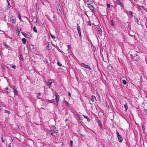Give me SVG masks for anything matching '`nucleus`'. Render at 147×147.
Listing matches in <instances>:
<instances>
[{
	"label": "nucleus",
	"mask_w": 147,
	"mask_h": 147,
	"mask_svg": "<svg viewBox=\"0 0 147 147\" xmlns=\"http://www.w3.org/2000/svg\"><path fill=\"white\" fill-rule=\"evenodd\" d=\"M33 30L35 32L37 33V29L36 28V27L35 26H34L33 28Z\"/></svg>",
	"instance_id": "obj_26"
},
{
	"label": "nucleus",
	"mask_w": 147,
	"mask_h": 147,
	"mask_svg": "<svg viewBox=\"0 0 147 147\" xmlns=\"http://www.w3.org/2000/svg\"><path fill=\"white\" fill-rule=\"evenodd\" d=\"M129 13L130 14V15L132 17H133V13L131 11H129Z\"/></svg>",
	"instance_id": "obj_34"
},
{
	"label": "nucleus",
	"mask_w": 147,
	"mask_h": 147,
	"mask_svg": "<svg viewBox=\"0 0 147 147\" xmlns=\"http://www.w3.org/2000/svg\"><path fill=\"white\" fill-rule=\"evenodd\" d=\"M78 117V119L80 122H82V120L80 118V117L79 114H77Z\"/></svg>",
	"instance_id": "obj_20"
},
{
	"label": "nucleus",
	"mask_w": 147,
	"mask_h": 147,
	"mask_svg": "<svg viewBox=\"0 0 147 147\" xmlns=\"http://www.w3.org/2000/svg\"><path fill=\"white\" fill-rule=\"evenodd\" d=\"M131 57H133L135 61H139L140 59V58L139 56L137 54H134L133 55H131Z\"/></svg>",
	"instance_id": "obj_1"
},
{
	"label": "nucleus",
	"mask_w": 147,
	"mask_h": 147,
	"mask_svg": "<svg viewBox=\"0 0 147 147\" xmlns=\"http://www.w3.org/2000/svg\"><path fill=\"white\" fill-rule=\"evenodd\" d=\"M88 25H89L90 26H91V24L90 22L88 23Z\"/></svg>",
	"instance_id": "obj_59"
},
{
	"label": "nucleus",
	"mask_w": 147,
	"mask_h": 147,
	"mask_svg": "<svg viewBox=\"0 0 147 147\" xmlns=\"http://www.w3.org/2000/svg\"><path fill=\"white\" fill-rule=\"evenodd\" d=\"M96 99V97L93 95H92L91 96V100L92 101V102H94V100Z\"/></svg>",
	"instance_id": "obj_14"
},
{
	"label": "nucleus",
	"mask_w": 147,
	"mask_h": 147,
	"mask_svg": "<svg viewBox=\"0 0 147 147\" xmlns=\"http://www.w3.org/2000/svg\"><path fill=\"white\" fill-rule=\"evenodd\" d=\"M5 46L6 48H7L9 47V45H8L6 44H5Z\"/></svg>",
	"instance_id": "obj_50"
},
{
	"label": "nucleus",
	"mask_w": 147,
	"mask_h": 147,
	"mask_svg": "<svg viewBox=\"0 0 147 147\" xmlns=\"http://www.w3.org/2000/svg\"><path fill=\"white\" fill-rule=\"evenodd\" d=\"M29 48L30 49H34V47L31 44L29 46Z\"/></svg>",
	"instance_id": "obj_30"
},
{
	"label": "nucleus",
	"mask_w": 147,
	"mask_h": 147,
	"mask_svg": "<svg viewBox=\"0 0 147 147\" xmlns=\"http://www.w3.org/2000/svg\"><path fill=\"white\" fill-rule=\"evenodd\" d=\"M18 36H20V35H19V34H20V31H19L18 32Z\"/></svg>",
	"instance_id": "obj_55"
},
{
	"label": "nucleus",
	"mask_w": 147,
	"mask_h": 147,
	"mask_svg": "<svg viewBox=\"0 0 147 147\" xmlns=\"http://www.w3.org/2000/svg\"><path fill=\"white\" fill-rule=\"evenodd\" d=\"M5 113H7L8 114H9L10 113V112L9 111L6 110H5Z\"/></svg>",
	"instance_id": "obj_29"
},
{
	"label": "nucleus",
	"mask_w": 147,
	"mask_h": 147,
	"mask_svg": "<svg viewBox=\"0 0 147 147\" xmlns=\"http://www.w3.org/2000/svg\"><path fill=\"white\" fill-rule=\"evenodd\" d=\"M111 25L113 26H114V24L113 23V20H111Z\"/></svg>",
	"instance_id": "obj_42"
},
{
	"label": "nucleus",
	"mask_w": 147,
	"mask_h": 147,
	"mask_svg": "<svg viewBox=\"0 0 147 147\" xmlns=\"http://www.w3.org/2000/svg\"><path fill=\"white\" fill-rule=\"evenodd\" d=\"M32 37V36L30 33L28 32L26 34V38H30Z\"/></svg>",
	"instance_id": "obj_11"
},
{
	"label": "nucleus",
	"mask_w": 147,
	"mask_h": 147,
	"mask_svg": "<svg viewBox=\"0 0 147 147\" xmlns=\"http://www.w3.org/2000/svg\"><path fill=\"white\" fill-rule=\"evenodd\" d=\"M57 11L58 13L59 14L60 16L62 15V10H57Z\"/></svg>",
	"instance_id": "obj_19"
},
{
	"label": "nucleus",
	"mask_w": 147,
	"mask_h": 147,
	"mask_svg": "<svg viewBox=\"0 0 147 147\" xmlns=\"http://www.w3.org/2000/svg\"><path fill=\"white\" fill-rule=\"evenodd\" d=\"M96 120L98 123L99 127L100 128H102V124L101 123L100 121L96 118Z\"/></svg>",
	"instance_id": "obj_5"
},
{
	"label": "nucleus",
	"mask_w": 147,
	"mask_h": 147,
	"mask_svg": "<svg viewBox=\"0 0 147 147\" xmlns=\"http://www.w3.org/2000/svg\"><path fill=\"white\" fill-rule=\"evenodd\" d=\"M16 31L18 32L19 31H20L19 29L18 28V27H17V28H16Z\"/></svg>",
	"instance_id": "obj_53"
},
{
	"label": "nucleus",
	"mask_w": 147,
	"mask_h": 147,
	"mask_svg": "<svg viewBox=\"0 0 147 147\" xmlns=\"http://www.w3.org/2000/svg\"><path fill=\"white\" fill-rule=\"evenodd\" d=\"M124 107L125 109V111H126L128 109V106L127 104L126 103L124 105Z\"/></svg>",
	"instance_id": "obj_27"
},
{
	"label": "nucleus",
	"mask_w": 147,
	"mask_h": 147,
	"mask_svg": "<svg viewBox=\"0 0 147 147\" xmlns=\"http://www.w3.org/2000/svg\"><path fill=\"white\" fill-rule=\"evenodd\" d=\"M53 127L54 129H56V127L54 126H53Z\"/></svg>",
	"instance_id": "obj_64"
},
{
	"label": "nucleus",
	"mask_w": 147,
	"mask_h": 147,
	"mask_svg": "<svg viewBox=\"0 0 147 147\" xmlns=\"http://www.w3.org/2000/svg\"><path fill=\"white\" fill-rule=\"evenodd\" d=\"M46 47L47 49L50 50L51 49V48H50L49 47V42L47 43V45H46Z\"/></svg>",
	"instance_id": "obj_23"
},
{
	"label": "nucleus",
	"mask_w": 147,
	"mask_h": 147,
	"mask_svg": "<svg viewBox=\"0 0 147 147\" xmlns=\"http://www.w3.org/2000/svg\"><path fill=\"white\" fill-rule=\"evenodd\" d=\"M7 2L8 3V5L7 6V7L9 8H10L11 7V5L9 3V1L8 0H7Z\"/></svg>",
	"instance_id": "obj_28"
},
{
	"label": "nucleus",
	"mask_w": 147,
	"mask_h": 147,
	"mask_svg": "<svg viewBox=\"0 0 147 147\" xmlns=\"http://www.w3.org/2000/svg\"><path fill=\"white\" fill-rule=\"evenodd\" d=\"M54 100H48V102L49 103H53L54 102Z\"/></svg>",
	"instance_id": "obj_40"
},
{
	"label": "nucleus",
	"mask_w": 147,
	"mask_h": 147,
	"mask_svg": "<svg viewBox=\"0 0 147 147\" xmlns=\"http://www.w3.org/2000/svg\"><path fill=\"white\" fill-rule=\"evenodd\" d=\"M64 102H65V105L67 106H69V104H68V102L67 101H66V100H64Z\"/></svg>",
	"instance_id": "obj_31"
},
{
	"label": "nucleus",
	"mask_w": 147,
	"mask_h": 147,
	"mask_svg": "<svg viewBox=\"0 0 147 147\" xmlns=\"http://www.w3.org/2000/svg\"><path fill=\"white\" fill-rule=\"evenodd\" d=\"M30 50L31 52L34 53L35 52V49L34 48L32 49H30Z\"/></svg>",
	"instance_id": "obj_33"
},
{
	"label": "nucleus",
	"mask_w": 147,
	"mask_h": 147,
	"mask_svg": "<svg viewBox=\"0 0 147 147\" xmlns=\"http://www.w3.org/2000/svg\"><path fill=\"white\" fill-rule=\"evenodd\" d=\"M38 95L40 96L41 95V94L40 93H38Z\"/></svg>",
	"instance_id": "obj_60"
},
{
	"label": "nucleus",
	"mask_w": 147,
	"mask_h": 147,
	"mask_svg": "<svg viewBox=\"0 0 147 147\" xmlns=\"http://www.w3.org/2000/svg\"><path fill=\"white\" fill-rule=\"evenodd\" d=\"M67 47L68 48V49L69 50L70 49V48H71V47L70 45H67Z\"/></svg>",
	"instance_id": "obj_46"
},
{
	"label": "nucleus",
	"mask_w": 147,
	"mask_h": 147,
	"mask_svg": "<svg viewBox=\"0 0 147 147\" xmlns=\"http://www.w3.org/2000/svg\"><path fill=\"white\" fill-rule=\"evenodd\" d=\"M77 29L78 30V32L79 31H81L80 28L79 26V25L77 24Z\"/></svg>",
	"instance_id": "obj_18"
},
{
	"label": "nucleus",
	"mask_w": 147,
	"mask_h": 147,
	"mask_svg": "<svg viewBox=\"0 0 147 147\" xmlns=\"http://www.w3.org/2000/svg\"><path fill=\"white\" fill-rule=\"evenodd\" d=\"M34 19H35L36 20V21L35 22H37V20L36 19V17H35L34 16V17H33L32 21H33Z\"/></svg>",
	"instance_id": "obj_49"
},
{
	"label": "nucleus",
	"mask_w": 147,
	"mask_h": 147,
	"mask_svg": "<svg viewBox=\"0 0 147 147\" xmlns=\"http://www.w3.org/2000/svg\"><path fill=\"white\" fill-rule=\"evenodd\" d=\"M88 40L89 41H90V42H91V40H90L89 38H88Z\"/></svg>",
	"instance_id": "obj_63"
},
{
	"label": "nucleus",
	"mask_w": 147,
	"mask_h": 147,
	"mask_svg": "<svg viewBox=\"0 0 147 147\" xmlns=\"http://www.w3.org/2000/svg\"><path fill=\"white\" fill-rule=\"evenodd\" d=\"M78 33L79 36L80 37V38H81L82 37L81 31L78 32Z\"/></svg>",
	"instance_id": "obj_37"
},
{
	"label": "nucleus",
	"mask_w": 147,
	"mask_h": 147,
	"mask_svg": "<svg viewBox=\"0 0 147 147\" xmlns=\"http://www.w3.org/2000/svg\"><path fill=\"white\" fill-rule=\"evenodd\" d=\"M53 131L52 130H49L48 132V134L50 135L53 136Z\"/></svg>",
	"instance_id": "obj_13"
},
{
	"label": "nucleus",
	"mask_w": 147,
	"mask_h": 147,
	"mask_svg": "<svg viewBox=\"0 0 147 147\" xmlns=\"http://www.w3.org/2000/svg\"><path fill=\"white\" fill-rule=\"evenodd\" d=\"M91 43V46H92V47H93V48H95V47H94V45H93V44H92V42H91V43Z\"/></svg>",
	"instance_id": "obj_52"
},
{
	"label": "nucleus",
	"mask_w": 147,
	"mask_h": 147,
	"mask_svg": "<svg viewBox=\"0 0 147 147\" xmlns=\"http://www.w3.org/2000/svg\"><path fill=\"white\" fill-rule=\"evenodd\" d=\"M20 60H21L22 61H24V59L22 55L21 54L20 55Z\"/></svg>",
	"instance_id": "obj_24"
},
{
	"label": "nucleus",
	"mask_w": 147,
	"mask_h": 147,
	"mask_svg": "<svg viewBox=\"0 0 147 147\" xmlns=\"http://www.w3.org/2000/svg\"><path fill=\"white\" fill-rule=\"evenodd\" d=\"M55 99L56 101V102H58L59 100V96L57 93H55Z\"/></svg>",
	"instance_id": "obj_7"
},
{
	"label": "nucleus",
	"mask_w": 147,
	"mask_h": 147,
	"mask_svg": "<svg viewBox=\"0 0 147 147\" xmlns=\"http://www.w3.org/2000/svg\"><path fill=\"white\" fill-rule=\"evenodd\" d=\"M13 92L15 95H18V91H17V89L18 88V87L16 86H13Z\"/></svg>",
	"instance_id": "obj_3"
},
{
	"label": "nucleus",
	"mask_w": 147,
	"mask_h": 147,
	"mask_svg": "<svg viewBox=\"0 0 147 147\" xmlns=\"http://www.w3.org/2000/svg\"><path fill=\"white\" fill-rule=\"evenodd\" d=\"M68 120V119L67 118V119H65V122H66V121H67Z\"/></svg>",
	"instance_id": "obj_62"
},
{
	"label": "nucleus",
	"mask_w": 147,
	"mask_h": 147,
	"mask_svg": "<svg viewBox=\"0 0 147 147\" xmlns=\"http://www.w3.org/2000/svg\"><path fill=\"white\" fill-rule=\"evenodd\" d=\"M145 127V126H144V125H143L142 127V128L143 129V130H144V129H145V128H144Z\"/></svg>",
	"instance_id": "obj_57"
},
{
	"label": "nucleus",
	"mask_w": 147,
	"mask_h": 147,
	"mask_svg": "<svg viewBox=\"0 0 147 147\" xmlns=\"http://www.w3.org/2000/svg\"><path fill=\"white\" fill-rule=\"evenodd\" d=\"M106 106L108 107H109V106L108 105V103L107 102V101L106 102Z\"/></svg>",
	"instance_id": "obj_56"
},
{
	"label": "nucleus",
	"mask_w": 147,
	"mask_h": 147,
	"mask_svg": "<svg viewBox=\"0 0 147 147\" xmlns=\"http://www.w3.org/2000/svg\"><path fill=\"white\" fill-rule=\"evenodd\" d=\"M52 80H48V85H51L52 83Z\"/></svg>",
	"instance_id": "obj_15"
},
{
	"label": "nucleus",
	"mask_w": 147,
	"mask_h": 147,
	"mask_svg": "<svg viewBox=\"0 0 147 147\" xmlns=\"http://www.w3.org/2000/svg\"><path fill=\"white\" fill-rule=\"evenodd\" d=\"M18 18L20 21H21V17L20 14L19 13H18Z\"/></svg>",
	"instance_id": "obj_36"
},
{
	"label": "nucleus",
	"mask_w": 147,
	"mask_h": 147,
	"mask_svg": "<svg viewBox=\"0 0 147 147\" xmlns=\"http://www.w3.org/2000/svg\"><path fill=\"white\" fill-rule=\"evenodd\" d=\"M8 90V88L7 87L5 89V90Z\"/></svg>",
	"instance_id": "obj_61"
},
{
	"label": "nucleus",
	"mask_w": 147,
	"mask_h": 147,
	"mask_svg": "<svg viewBox=\"0 0 147 147\" xmlns=\"http://www.w3.org/2000/svg\"><path fill=\"white\" fill-rule=\"evenodd\" d=\"M138 6L140 7V9L141 10H142L143 9H144L143 7L142 6L140 5H138Z\"/></svg>",
	"instance_id": "obj_47"
},
{
	"label": "nucleus",
	"mask_w": 147,
	"mask_h": 147,
	"mask_svg": "<svg viewBox=\"0 0 147 147\" xmlns=\"http://www.w3.org/2000/svg\"><path fill=\"white\" fill-rule=\"evenodd\" d=\"M51 37L53 39H55V37L52 34H51Z\"/></svg>",
	"instance_id": "obj_39"
},
{
	"label": "nucleus",
	"mask_w": 147,
	"mask_h": 147,
	"mask_svg": "<svg viewBox=\"0 0 147 147\" xmlns=\"http://www.w3.org/2000/svg\"><path fill=\"white\" fill-rule=\"evenodd\" d=\"M88 7L92 11H94L95 9V8L93 7V5H90V4H88Z\"/></svg>",
	"instance_id": "obj_9"
},
{
	"label": "nucleus",
	"mask_w": 147,
	"mask_h": 147,
	"mask_svg": "<svg viewBox=\"0 0 147 147\" xmlns=\"http://www.w3.org/2000/svg\"><path fill=\"white\" fill-rule=\"evenodd\" d=\"M68 95L69 96V97H71V94L70 92H69L68 93Z\"/></svg>",
	"instance_id": "obj_51"
},
{
	"label": "nucleus",
	"mask_w": 147,
	"mask_h": 147,
	"mask_svg": "<svg viewBox=\"0 0 147 147\" xmlns=\"http://www.w3.org/2000/svg\"><path fill=\"white\" fill-rule=\"evenodd\" d=\"M14 145L13 143H11L9 146V147H14Z\"/></svg>",
	"instance_id": "obj_25"
},
{
	"label": "nucleus",
	"mask_w": 147,
	"mask_h": 147,
	"mask_svg": "<svg viewBox=\"0 0 147 147\" xmlns=\"http://www.w3.org/2000/svg\"><path fill=\"white\" fill-rule=\"evenodd\" d=\"M145 111H144V112L146 113V114H147V110L146 109H145Z\"/></svg>",
	"instance_id": "obj_58"
},
{
	"label": "nucleus",
	"mask_w": 147,
	"mask_h": 147,
	"mask_svg": "<svg viewBox=\"0 0 147 147\" xmlns=\"http://www.w3.org/2000/svg\"><path fill=\"white\" fill-rule=\"evenodd\" d=\"M97 29L98 31L99 32L100 34H101L102 33V30L100 28H97Z\"/></svg>",
	"instance_id": "obj_22"
},
{
	"label": "nucleus",
	"mask_w": 147,
	"mask_h": 147,
	"mask_svg": "<svg viewBox=\"0 0 147 147\" xmlns=\"http://www.w3.org/2000/svg\"><path fill=\"white\" fill-rule=\"evenodd\" d=\"M56 6L57 10H62V8L60 5V4L58 2H57L56 3Z\"/></svg>",
	"instance_id": "obj_4"
},
{
	"label": "nucleus",
	"mask_w": 147,
	"mask_h": 147,
	"mask_svg": "<svg viewBox=\"0 0 147 147\" xmlns=\"http://www.w3.org/2000/svg\"><path fill=\"white\" fill-rule=\"evenodd\" d=\"M123 84L125 85L126 84H127V82L126 81L124 80H123Z\"/></svg>",
	"instance_id": "obj_38"
},
{
	"label": "nucleus",
	"mask_w": 147,
	"mask_h": 147,
	"mask_svg": "<svg viewBox=\"0 0 147 147\" xmlns=\"http://www.w3.org/2000/svg\"><path fill=\"white\" fill-rule=\"evenodd\" d=\"M107 7H108V8H110V7H111L110 5L108 3H107Z\"/></svg>",
	"instance_id": "obj_45"
},
{
	"label": "nucleus",
	"mask_w": 147,
	"mask_h": 147,
	"mask_svg": "<svg viewBox=\"0 0 147 147\" xmlns=\"http://www.w3.org/2000/svg\"><path fill=\"white\" fill-rule=\"evenodd\" d=\"M2 109V107L1 106H0V111Z\"/></svg>",
	"instance_id": "obj_54"
},
{
	"label": "nucleus",
	"mask_w": 147,
	"mask_h": 147,
	"mask_svg": "<svg viewBox=\"0 0 147 147\" xmlns=\"http://www.w3.org/2000/svg\"><path fill=\"white\" fill-rule=\"evenodd\" d=\"M113 68V67L110 64H109L107 66V69L109 71H111V70Z\"/></svg>",
	"instance_id": "obj_10"
},
{
	"label": "nucleus",
	"mask_w": 147,
	"mask_h": 147,
	"mask_svg": "<svg viewBox=\"0 0 147 147\" xmlns=\"http://www.w3.org/2000/svg\"><path fill=\"white\" fill-rule=\"evenodd\" d=\"M83 116H84V118H85L87 119L88 121H90V120L88 117L85 116L84 115H83Z\"/></svg>",
	"instance_id": "obj_21"
},
{
	"label": "nucleus",
	"mask_w": 147,
	"mask_h": 147,
	"mask_svg": "<svg viewBox=\"0 0 147 147\" xmlns=\"http://www.w3.org/2000/svg\"><path fill=\"white\" fill-rule=\"evenodd\" d=\"M10 20L13 24L14 23L16 22V19H13V17L11 18Z\"/></svg>",
	"instance_id": "obj_16"
},
{
	"label": "nucleus",
	"mask_w": 147,
	"mask_h": 147,
	"mask_svg": "<svg viewBox=\"0 0 147 147\" xmlns=\"http://www.w3.org/2000/svg\"><path fill=\"white\" fill-rule=\"evenodd\" d=\"M134 20L135 22H136L139 25V20L138 18L134 16Z\"/></svg>",
	"instance_id": "obj_12"
},
{
	"label": "nucleus",
	"mask_w": 147,
	"mask_h": 147,
	"mask_svg": "<svg viewBox=\"0 0 147 147\" xmlns=\"http://www.w3.org/2000/svg\"><path fill=\"white\" fill-rule=\"evenodd\" d=\"M117 2L118 3V4L121 6V8L122 9H123L124 8L123 3L121 2H120V0H117Z\"/></svg>",
	"instance_id": "obj_8"
},
{
	"label": "nucleus",
	"mask_w": 147,
	"mask_h": 147,
	"mask_svg": "<svg viewBox=\"0 0 147 147\" xmlns=\"http://www.w3.org/2000/svg\"><path fill=\"white\" fill-rule=\"evenodd\" d=\"M21 33H22V34L26 38V34H27L26 33H25L24 32H21Z\"/></svg>",
	"instance_id": "obj_32"
},
{
	"label": "nucleus",
	"mask_w": 147,
	"mask_h": 147,
	"mask_svg": "<svg viewBox=\"0 0 147 147\" xmlns=\"http://www.w3.org/2000/svg\"><path fill=\"white\" fill-rule=\"evenodd\" d=\"M117 138L119 140V141L120 142H121L123 141V138L119 134H118V136H117Z\"/></svg>",
	"instance_id": "obj_6"
},
{
	"label": "nucleus",
	"mask_w": 147,
	"mask_h": 147,
	"mask_svg": "<svg viewBox=\"0 0 147 147\" xmlns=\"http://www.w3.org/2000/svg\"><path fill=\"white\" fill-rule=\"evenodd\" d=\"M81 65L86 69H89L90 70L91 69V67L89 65H86L84 63H82L81 64Z\"/></svg>",
	"instance_id": "obj_2"
},
{
	"label": "nucleus",
	"mask_w": 147,
	"mask_h": 147,
	"mask_svg": "<svg viewBox=\"0 0 147 147\" xmlns=\"http://www.w3.org/2000/svg\"><path fill=\"white\" fill-rule=\"evenodd\" d=\"M22 40L23 44H26V40L25 38H22Z\"/></svg>",
	"instance_id": "obj_17"
},
{
	"label": "nucleus",
	"mask_w": 147,
	"mask_h": 147,
	"mask_svg": "<svg viewBox=\"0 0 147 147\" xmlns=\"http://www.w3.org/2000/svg\"><path fill=\"white\" fill-rule=\"evenodd\" d=\"M73 142L71 140L70 141V145H71V146L72 145H73Z\"/></svg>",
	"instance_id": "obj_48"
},
{
	"label": "nucleus",
	"mask_w": 147,
	"mask_h": 147,
	"mask_svg": "<svg viewBox=\"0 0 147 147\" xmlns=\"http://www.w3.org/2000/svg\"><path fill=\"white\" fill-rule=\"evenodd\" d=\"M57 64L58 65L60 66V67H61L62 66V65L59 62V61H57Z\"/></svg>",
	"instance_id": "obj_35"
},
{
	"label": "nucleus",
	"mask_w": 147,
	"mask_h": 147,
	"mask_svg": "<svg viewBox=\"0 0 147 147\" xmlns=\"http://www.w3.org/2000/svg\"><path fill=\"white\" fill-rule=\"evenodd\" d=\"M11 67L13 68L14 69H15L16 68V66L15 65H13L11 66Z\"/></svg>",
	"instance_id": "obj_44"
},
{
	"label": "nucleus",
	"mask_w": 147,
	"mask_h": 147,
	"mask_svg": "<svg viewBox=\"0 0 147 147\" xmlns=\"http://www.w3.org/2000/svg\"><path fill=\"white\" fill-rule=\"evenodd\" d=\"M58 130L56 129L55 131H53V132L54 133H55L57 134L58 133Z\"/></svg>",
	"instance_id": "obj_43"
},
{
	"label": "nucleus",
	"mask_w": 147,
	"mask_h": 147,
	"mask_svg": "<svg viewBox=\"0 0 147 147\" xmlns=\"http://www.w3.org/2000/svg\"><path fill=\"white\" fill-rule=\"evenodd\" d=\"M1 140L2 142H5V140L3 139V136L2 135L1 136Z\"/></svg>",
	"instance_id": "obj_41"
}]
</instances>
